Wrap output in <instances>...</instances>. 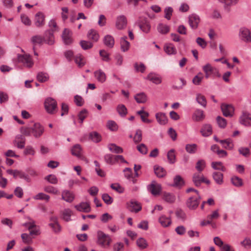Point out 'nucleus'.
<instances>
[{"instance_id": "nucleus-28", "label": "nucleus", "mask_w": 251, "mask_h": 251, "mask_svg": "<svg viewBox=\"0 0 251 251\" xmlns=\"http://www.w3.org/2000/svg\"><path fill=\"white\" fill-rule=\"evenodd\" d=\"M201 132L202 136L207 137L210 135L212 132V128L210 125L206 124L202 127Z\"/></svg>"}, {"instance_id": "nucleus-17", "label": "nucleus", "mask_w": 251, "mask_h": 251, "mask_svg": "<svg viewBox=\"0 0 251 251\" xmlns=\"http://www.w3.org/2000/svg\"><path fill=\"white\" fill-rule=\"evenodd\" d=\"M138 25L140 28L145 33H148L151 29L150 23L146 19L139 20L138 21Z\"/></svg>"}, {"instance_id": "nucleus-43", "label": "nucleus", "mask_w": 251, "mask_h": 251, "mask_svg": "<svg viewBox=\"0 0 251 251\" xmlns=\"http://www.w3.org/2000/svg\"><path fill=\"white\" fill-rule=\"evenodd\" d=\"M231 181L232 184L237 187H241L243 185V180L237 176H232L231 178Z\"/></svg>"}, {"instance_id": "nucleus-12", "label": "nucleus", "mask_w": 251, "mask_h": 251, "mask_svg": "<svg viewBox=\"0 0 251 251\" xmlns=\"http://www.w3.org/2000/svg\"><path fill=\"white\" fill-rule=\"evenodd\" d=\"M188 19L190 26L193 29H196L200 21L199 16L196 14H192L189 16Z\"/></svg>"}, {"instance_id": "nucleus-25", "label": "nucleus", "mask_w": 251, "mask_h": 251, "mask_svg": "<svg viewBox=\"0 0 251 251\" xmlns=\"http://www.w3.org/2000/svg\"><path fill=\"white\" fill-rule=\"evenodd\" d=\"M127 37L124 36L120 39L121 50L123 52L127 51L130 47V43L127 40Z\"/></svg>"}, {"instance_id": "nucleus-46", "label": "nucleus", "mask_w": 251, "mask_h": 251, "mask_svg": "<svg viewBox=\"0 0 251 251\" xmlns=\"http://www.w3.org/2000/svg\"><path fill=\"white\" fill-rule=\"evenodd\" d=\"M136 244L140 249H146L148 246V244L146 240L144 238L141 237L137 240Z\"/></svg>"}, {"instance_id": "nucleus-39", "label": "nucleus", "mask_w": 251, "mask_h": 251, "mask_svg": "<svg viewBox=\"0 0 251 251\" xmlns=\"http://www.w3.org/2000/svg\"><path fill=\"white\" fill-rule=\"evenodd\" d=\"M31 41L34 46L36 45H42L45 42V37L43 38L40 35H35L31 37Z\"/></svg>"}, {"instance_id": "nucleus-26", "label": "nucleus", "mask_w": 251, "mask_h": 251, "mask_svg": "<svg viewBox=\"0 0 251 251\" xmlns=\"http://www.w3.org/2000/svg\"><path fill=\"white\" fill-rule=\"evenodd\" d=\"M204 118L203 111L200 109L196 110L193 114L192 119L194 121L199 122L203 120Z\"/></svg>"}, {"instance_id": "nucleus-44", "label": "nucleus", "mask_w": 251, "mask_h": 251, "mask_svg": "<svg viewBox=\"0 0 251 251\" xmlns=\"http://www.w3.org/2000/svg\"><path fill=\"white\" fill-rule=\"evenodd\" d=\"M88 38L94 41H97L99 38V34L97 32L93 29L90 30L87 34Z\"/></svg>"}, {"instance_id": "nucleus-8", "label": "nucleus", "mask_w": 251, "mask_h": 251, "mask_svg": "<svg viewBox=\"0 0 251 251\" xmlns=\"http://www.w3.org/2000/svg\"><path fill=\"white\" fill-rule=\"evenodd\" d=\"M127 24V19L125 15H121L116 18L115 25L117 29L121 30L125 28Z\"/></svg>"}, {"instance_id": "nucleus-33", "label": "nucleus", "mask_w": 251, "mask_h": 251, "mask_svg": "<svg viewBox=\"0 0 251 251\" xmlns=\"http://www.w3.org/2000/svg\"><path fill=\"white\" fill-rule=\"evenodd\" d=\"M103 42L105 46L110 48H112L114 46L115 41L112 36L107 35L104 37Z\"/></svg>"}, {"instance_id": "nucleus-15", "label": "nucleus", "mask_w": 251, "mask_h": 251, "mask_svg": "<svg viewBox=\"0 0 251 251\" xmlns=\"http://www.w3.org/2000/svg\"><path fill=\"white\" fill-rule=\"evenodd\" d=\"M32 134L35 138L40 137L44 131V127L39 123H35L32 126Z\"/></svg>"}, {"instance_id": "nucleus-42", "label": "nucleus", "mask_w": 251, "mask_h": 251, "mask_svg": "<svg viewBox=\"0 0 251 251\" xmlns=\"http://www.w3.org/2000/svg\"><path fill=\"white\" fill-rule=\"evenodd\" d=\"M21 238L24 243L26 244H31L32 243L33 237L30 234L22 233Z\"/></svg>"}, {"instance_id": "nucleus-9", "label": "nucleus", "mask_w": 251, "mask_h": 251, "mask_svg": "<svg viewBox=\"0 0 251 251\" xmlns=\"http://www.w3.org/2000/svg\"><path fill=\"white\" fill-rule=\"evenodd\" d=\"M193 181L196 186H200L201 183L204 182L207 184H209L210 181L205 178L202 175L200 174H195L193 176Z\"/></svg>"}, {"instance_id": "nucleus-14", "label": "nucleus", "mask_w": 251, "mask_h": 251, "mask_svg": "<svg viewBox=\"0 0 251 251\" xmlns=\"http://www.w3.org/2000/svg\"><path fill=\"white\" fill-rule=\"evenodd\" d=\"M62 40L66 45H70L73 42L72 32L68 28H65L62 35Z\"/></svg>"}, {"instance_id": "nucleus-47", "label": "nucleus", "mask_w": 251, "mask_h": 251, "mask_svg": "<svg viewBox=\"0 0 251 251\" xmlns=\"http://www.w3.org/2000/svg\"><path fill=\"white\" fill-rule=\"evenodd\" d=\"M158 31L161 34H166L170 30V27L166 25L159 24L157 26Z\"/></svg>"}, {"instance_id": "nucleus-63", "label": "nucleus", "mask_w": 251, "mask_h": 251, "mask_svg": "<svg viewBox=\"0 0 251 251\" xmlns=\"http://www.w3.org/2000/svg\"><path fill=\"white\" fill-rule=\"evenodd\" d=\"M75 61L79 67H82L85 64V62L83 61V58L81 55H76L75 58Z\"/></svg>"}, {"instance_id": "nucleus-54", "label": "nucleus", "mask_w": 251, "mask_h": 251, "mask_svg": "<svg viewBox=\"0 0 251 251\" xmlns=\"http://www.w3.org/2000/svg\"><path fill=\"white\" fill-rule=\"evenodd\" d=\"M99 53L102 61L109 62L110 60V54L105 50H100Z\"/></svg>"}, {"instance_id": "nucleus-35", "label": "nucleus", "mask_w": 251, "mask_h": 251, "mask_svg": "<svg viewBox=\"0 0 251 251\" xmlns=\"http://www.w3.org/2000/svg\"><path fill=\"white\" fill-rule=\"evenodd\" d=\"M154 171L155 175L158 177H163L166 175V172L164 168L158 166L154 167Z\"/></svg>"}, {"instance_id": "nucleus-53", "label": "nucleus", "mask_w": 251, "mask_h": 251, "mask_svg": "<svg viewBox=\"0 0 251 251\" xmlns=\"http://www.w3.org/2000/svg\"><path fill=\"white\" fill-rule=\"evenodd\" d=\"M117 111L122 117H125L127 114V109L124 104H119L117 107Z\"/></svg>"}, {"instance_id": "nucleus-20", "label": "nucleus", "mask_w": 251, "mask_h": 251, "mask_svg": "<svg viewBox=\"0 0 251 251\" xmlns=\"http://www.w3.org/2000/svg\"><path fill=\"white\" fill-rule=\"evenodd\" d=\"M94 74L95 77L98 82L102 83L106 81V74L102 70L99 69L96 71Z\"/></svg>"}, {"instance_id": "nucleus-3", "label": "nucleus", "mask_w": 251, "mask_h": 251, "mask_svg": "<svg viewBox=\"0 0 251 251\" xmlns=\"http://www.w3.org/2000/svg\"><path fill=\"white\" fill-rule=\"evenodd\" d=\"M201 197L199 194L190 197L186 201V205L190 210H195L198 207Z\"/></svg>"}, {"instance_id": "nucleus-40", "label": "nucleus", "mask_w": 251, "mask_h": 251, "mask_svg": "<svg viewBox=\"0 0 251 251\" xmlns=\"http://www.w3.org/2000/svg\"><path fill=\"white\" fill-rule=\"evenodd\" d=\"M89 139L95 143H98L101 140L100 135L96 131L90 132L89 135Z\"/></svg>"}, {"instance_id": "nucleus-51", "label": "nucleus", "mask_w": 251, "mask_h": 251, "mask_svg": "<svg viewBox=\"0 0 251 251\" xmlns=\"http://www.w3.org/2000/svg\"><path fill=\"white\" fill-rule=\"evenodd\" d=\"M72 211L71 209H65L62 211V218L65 221L68 222L71 220V216Z\"/></svg>"}, {"instance_id": "nucleus-23", "label": "nucleus", "mask_w": 251, "mask_h": 251, "mask_svg": "<svg viewBox=\"0 0 251 251\" xmlns=\"http://www.w3.org/2000/svg\"><path fill=\"white\" fill-rule=\"evenodd\" d=\"M147 78L156 84H160L162 81L161 77L159 75L153 73L149 74Z\"/></svg>"}, {"instance_id": "nucleus-13", "label": "nucleus", "mask_w": 251, "mask_h": 251, "mask_svg": "<svg viewBox=\"0 0 251 251\" xmlns=\"http://www.w3.org/2000/svg\"><path fill=\"white\" fill-rule=\"evenodd\" d=\"M223 115L226 117H232L233 115L234 109L230 104H222L221 106Z\"/></svg>"}, {"instance_id": "nucleus-38", "label": "nucleus", "mask_w": 251, "mask_h": 251, "mask_svg": "<svg viewBox=\"0 0 251 251\" xmlns=\"http://www.w3.org/2000/svg\"><path fill=\"white\" fill-rule=\"evenodd\" d=\"M108 148L110 151L115 153H121L123 152V149L117 146L115 144H109L108 145Z\"/></svg>"}, {"instance_id": "nucleus-45", "label": "nucleus", "mask_w": 251, "mask_h": 251, "mask_svg": "<svg viewBox=\"0 0 251 251\" xmlns=\"http://www.w3.org/2000/svg\"><path fill=\"white\" fill-rule=\"evenodd\" d=\"M212 167L216 170H220L223 172L226 171V168L223 166L221 162H213L211 163Z\"/></svg>"}, {"instance_id": "nucleus-60", "label": "nucleus", "mask_w": 251, "mask_h": 251, "mask_svg": "<svg viewBox=\"0 0 251 251\" xmlns=\"http://www.w3.org/2000/svg\"><path fill=\"white\" fill-rule=\"evenodd\" d=\"M45 179L52 184H56L58 183V179L54 175H49L45 177Z\"/></svg>"}, {"instance_id": "nucleus-48", "label": "nucleus", "mask_w": 251, "mask_h": 251, "mask_svg": "<svg viewBox=\"0 0 251 251\" xmlns=\"http://www.w3.org/2000/svg\"><path fill=\"white\" fill-rule=\"evenodd\" d=\"M185 150L189 153H195L197 151V145L195 144H187L185 146Z\"/></svg>"}, {"instance_id": "nucleus-49", "label": "nucleus", "mask_w": 251, "mask_h": 251, "mask_svg": "<svg viewBox=\"0 0 251 251\" xmlns=\"http://www.w3.org/2000/svg\"><path fill=\"white\" fill-rule=\"evenodd\" d=\"M203 75L202 73L199 72L195 77L193 78L192 80V82L194 84L196 85H200L202 80L203 78Z\"/></svg>"}, {"instance_id": "nucleus-18", "label": "nucleus", "mask_w": 251, "mask_h": 251, "mask_svg": "<svg viewBox=\"0 0 251 251\" xmlns=\"http://www.w3.org/2000/svg\"><path fill=\"white\" fill-rule=\"evenodd\" d=\"M75 208L77 210L83 212L88 213L91 211V207L88 202H82L76 205Z\"/></svg>"}, {"instance_id": "nucleus-62", "label": "nucleus", "mask_w": 251, "mask_h": 251, "mask_svg": "<svg viewBox=\"0 0 251 251\" xmlns=\"http://www.w3.org/2000/svg\"><path fill=\"white\" fill-rule=\"evenodd\" d=\"M88 114V111L86 109H84L82 110L78 114L80 123L82 124L84 120L86 118Z\"/></svg>"}, {"instance_id": "nucleus-59", "label": "nucleus", "mask_w": 251, "mask_h": 251, "mask_svg": "<svg viewBox=\"0 0 251 251\" xmlns=\"http://www.w3.org/2000/svg\"><path fill=\"white\" fill-rule=\"evenodd\" d=\"M21 20L23 24L26 26H30L31 25V21L26 15L22 14L21 15Z\"/></svg>"}, {"instance_id": "nucleus-27", "label": "nucleus", "mask_w": 251, "mask_h": 251, "mask_svg": "<svg viewBox=\"0 0 251 251\" xmlns=\"http://www.w3.org/2000/svg\"><path fill=\"white\" fill-rule=\"evenodd\" d=\"M220 143L222 145L223 147L226 149L231 150L234 147V144L232 140L228 138L225 140H221Z\"/></svg>"}, {"instance_id": "nucleus-56", "label": "nucleus", "mask_w": 251, "mask_h": 251, "mask_svg": "<svg viewBox=\"0 0 251 251\" xmlns=\"http://www.w3.org/2000/svg\"><path fill=\"white\" fill-rule=\"evenodd\" d=\"M44 190L47 193L52 194H57L59 193L58 189L53 186L49 185L44 187Z\"/></svg>"}, {"instance_id": "nucleus-4", "label": "nucleus", "mask_w": 251, "mask_h": 251, "mask_svg": "<svg viewBox=\"0 0 251 251\" xmlns=\"http://www.w3.org/2000/svg\"><path fill=\"white\" fill-rule=\"evenodd\" d=\"M18 61L25 67L30 68L33 65V61L29 54H18Z\"/></svg>"}, {"instance_id": "nucleus-55", "label": "nucleus", "mask_w": 251, "mask_h": 251, "mask_svg": "<svg viewBox=\"0 0 251 251\" xmlns=\"http://www.w3.org/2000/svg\"><path fill=\"white\" fill-rule=\"evenodd\" d=\"M197 102L203 107H205L206 106V100L204 96L201 94H198L196 98Z\"/></svg>"}, {"instance_id": "nucleus-19", "label": "nucleus", "mask_w": 251, "mask_h": 251, "mask_svg": "<svg viewBox=\"0 0 251 251\" xmlns=\"http://www.w3.org/2000/svg\"><path fill=\"white\" fill-rule=\"evenodd\" d=\"M129 210L132 212L137 213L142 209V206L140 203L136 201H131L128 204Z\"/></svg>"}, {"instance_id": "nucleus-10", "label": "nucleus", "mask_w": 251, "mask_h": 251, "mask_svg": "<svg viewBox=\"0 0 251 251\" xmlns=\"http://www.w3.org/2000/svg\"><path fill=\"white\" fill-rule=\"evenodd\" d=\"M45 16L44 13L42 12H37L34 18V24L37 27H41L45 25Z\"/></svg>"}, {"instance_id": "nucleus-1", "label": "nucleus", "mask_w": 251, "mask_h": 251, "mask_svg": "<svg viewBox=\"0 0 251 251\" xmlns=\"http://www.w3.org/2000/svg\"><path fill=\"white\" fill-rule=\"evenodd\" d=\"M23 226L28 229L29 234L33 238L41 233L40 227L36 225L35 222L33 220H30L29 222L23 224Z\"/></svg>"}, {"instance_id": "nucleus-30", "label": "nucleus", "mask_w": 251, "mask_h": 251, "mask_svg": "<svg viewBox=\"0 0 251 251\" xmlns=\"http://www.w3.org/2000/svg\"><path fill=\"white\" fill-rule=\"evenodd\" d=\"M15 175V178L19 177L20 178L24 179L27 182H31V179L29 177V176L27 174H26L25 173L23 172V171L17 170V172H16V174Z\"/></svg>"}, {"instance_id": "nucleus-50", "label": "nucleus", "mask_w": 251, "mask_h": 251, "mask_svg": "<svg viewBox=\"0 0 251 251\" xmlns=\"http://www.w3.org/2000/svg\"><path fill=\"white\" fill-rule=\"evenodd\" d=\"M49 78V75L46 73L39 72L37 75L38 80L41 82L47 81Z\"/></svg>"}, {"instance_id": "nucleus-31", "label": "nucleus", "mask_w": 251, "mask_h": 251, "mask_svg": "<svg viewBox=\"0 0 251 251\" xmlns=\"http://www.w3.org/2000/svg\"><path fill=\"white\" fill-rule=\"evenodd\" d=\"M104 159L107 164L114 165L117 163L116 155L111 154H106L104 156Z\"/></svg>"}, {"instance_id": "nucleus-61", "label": "nucleus", "mask_w": 251, "mask_h": 251, "mask_svg": "<svg viewBox=\"0 0 251 251\" xmlns=\"http://www.w3.org/2000/svg\"><path fill=\"white\" fill-rule=\"evenodd\" d=\"M205 167V162L204 160L201 159L199 160L196 166V168L197 170L201 172L203 170Z\"/></svg>"}, {"instance_id": "nucleus-11", "label": "nucleus", "mask_w": 251, "mask_h": 251, "mask_svg": "<svg viewBox=\"0 0 251 251\" xmlns=\"http://www.w3.org/2000/svg\"><path fill=\"white\" fill-rule=\"evenodd\" d=\"M239 37L240 38L246 42H251V32L247 28H241L240 29L239 31Z\"/></svg>"}, {"instance_id": "nucleus-21", "label": "nucleus", "mask_w": 251, "mask_h": 251, "mask_svg": "<svg viewBox=\"0 0 251 251\" xmlns=\"http://www.w3.org/2000/svg\"><path fill=\"white\" fill-rule=\"evenodd\" d=\"M75 199L74 194L68 190H64L62 192V199L68 202H72Z\"/></svg>"}, {"instance_id": "nucleus-29", "label": "nucleus", "mask_w": 251, "mask_h": 251, "mask_svg": "<svg viewBox=\"0 0 251 251\" xmlns=\"http://www.w3.org/2000/svg\"><path fill=\"white\" fill-rule=\"evenodd\" d=\"M82 149L81 146L79 144L74 145L72 150L71 152L72 155L77 157H80L82 154Z\"/></svg>"}, {"instance_id": "nucleus-2", "label": "nucleus", "mask_w": 251, "mask_h": 251, "mask_svg": "<svg viewBox=\"0 0 251 251\" xmlns=\"http://www.w3.org/2000/svg\"><path fill=\"white\" fill-rule=\"evenodd\" d=\"M111 239L109 235L105 234L101 231L98 232V244L103 248L108 247L111 242Z\"/></svg>"}, {"instance_id": "nucleus-41", "label": "nucleus", "mask_w": 251, "mask_h": 251, "mask_svg": "<svg viewBox=\"0 0 251 251\" xmlns=\"http://www.w3.org/2000/svg\"><path fill=\"white\" fill-rule=\"evenodd\" d=\"M213 178L218 184H222L223 182V175L220 172H215L213 173Z\"/></svg>"}, {"instance_id": "nucleus-34", "label": "nucleus", "mask_w": 251, "mask_h": 251, "mask_svg": "<svg viewBox=\"0 0 251 251\" xmlns=\"http://www.w3.org/2000/svg\"><path fill=\"white\" fill-rule=\"evenodd\" d=\"M158 220L162 226L164 227H167L172 223V221L170 218L167 217L164 215L160 216Z\"/></svg>"}, {"instance_id": "nucleus-22", "label": "nucleus", "mask_w": 251, "mask_h": 251, "mask_svg": "<svg viewBox=\"0 0 251 251\" xmlns=\"http://www.w3.org/2000/svg\"><path fill=\"white\" fill-rule=\"evenodd\" d=\"M155 118L157 122L161 125H165L168 123V118L164 113L158 112L156 113Z\"/></svg>"}, {"instance_id": "nucleus-58", "label": "nucleus", "mask_w": 251, "mask_h": 251, "mask_svg": "<svg viewBox=\"0 0 251 251\" xmlns=\"http://www.w3.org/2000/svg\"><path fill=\"white\" fill-rule=\"evenodd\" d=\"M210 17L213 19H221L222 17L219 10L214 9L211 13Z\"/></svg>"}, {"instance_id": "nucleus-16", "label": "nucleus", "mask_w": 251, "mask_h": 251, "mask_svg": "<svg viewBox=\"0 0 251 251\" xmlns=\"http://www.w3.org/2000/svg\"><path fill=\"white\" fill-rule=\"evenodd\" d=\"M162 199L167 203H173L176 201V197L173 193L163 192L162 194Z\"/></svg>"}, {"instance_id": "nucleus-36", "label": "nucleus", "mask_w": 251, "mask_h": 251, "mask_svg": "<svg viewBox=\"0 0 251 251\" xmlns=\"http://www.w3.org/2000/svg\"><path fill=\"white\" fill-rule=\"evenodd\" d=\"M203 71L205 73V77L208 78L211 73H212L215 69L210 64H207L202 67Z\"/></svg>"}, {"instance_id": "nucleus-24", "label": "nucleus", "mask_w": 251, "mask_h": 251, "mask_svg": "<svg viewBox=\"0 0 251 251\" xmlns=\"http://www.w3.org/2000/svg\"><path fill=\"white\" fill-rule=\"evenodd\" d=\"M164 50L168 55L176 54L177 52L174 45L171 43L166 44L164 47Z\"/></svg>"}, {"instance_id": "nucleus-64", "label": "nucleus", "mask_w": 251, "mask_h": 251, "mask_svg": "<svg viewBox=\"0 0 251 251\" xmlns=\"http://www.w3.org/2000/svg\"><path fill=\"white\" fill-rule=\"evenodd\" d=\"M241 244L245 248L249 249L251 248V240L249 238H245L244 240L241 242Z\"/></svg>"}, {"instance_id": "nucleus-6", "label": "nucleus", "mask_w": 251, "mask_h": 251, "mask_svg": "<svg viewBox=\"0 0 251 251\" xmlns=\"http://www.w3.org/2000/svg\"><path fill=\"white\" fill-rule=\"evenodd\" d=\"M239 123L246 126H251V114L246 111L242 112L239 119Z\"/></svg>"}, {"instance_id": "nucleus-5", "label": "nucleus", "mask_w": 251, "mask_h": 251, "mask_svg": "<svg viewBox=\"0 0 251 251\" xmlns=\"http://www.w3.org/2000/svg\"><path fill=\"white\" fill-rule=\"evenodd\" d=\"M44 105L46 110L50 114L54 113L57 107L56 101L51 98H48L45 100Z\"/></svg>"}, {"instance_id": "nucleus-37", "label": "nucleus", "mask_w": 251, "mask_h": 251, "mask_svg": "<svg viewBox=\"0 0 251 251\" xmlns=\"http://www.w3.org/2000/svg\"><path fill=\"white\" fill-rule=\"evenodd\" d=\"M167 159L170 164H174L176 161V155L174 149L170 150L167 153Z\"/></svg>"}, {"instance_id": "nucleus-57", "label": "nucleus", "mask_w": 251, "mask_h": 251, "mask_svg": "<svg viewBox=\"0 0 251 251\" xmlns=\"http://www.w3.org/2000/svg\"><path fill=\"white\" fill-rule=\"evenodd\" d=\"M184 184V181L181 177L178 175L176 176L174 179V186L181 187Z\"/></svg>"}, {"instance_id": "nucleus-32", "label": "nucleus", "mask_w": 251, "mask_h": 251, "mask_svg": "<svg viewBox=\"0 0 251 251\" xmlns=\"http://www.w3.org/2000/svg\"><path fill=\"white\" fill-rule=\"evenodd\" d=\"M134 99L136 102L138 103H145L147 100V96L143 92L140 93L135 95L134 96Z\"/></svg>"}, {"instance_id": "nucleus-52", "label": "nucleus", "mask_w": 251, "mask_h": 251, "mask_svg": "<svg viewBox=\"0 0 251 251\" xmlns=\"http://www.w3.org/2000/svg\"><path fill=\"white\" fill-rule=\"evenodd\" d=\"M33 199L36 200H45L47 201H49L50 197L49 195L43 193H39L33 197Z\"/></svg>"}, {"instance_id": "nucleus-7", "label": "nucleus", "mask_w": 251, "mask_h": 251, "mask_svg": "<svg viewBox=\"0 0 251 251\" xmlns=\"http://www.w3.org/2000/svg\"><path fill=\"white\" fill-rule=\"evenodd\" d=\"M148 190L154 196L160 194L162 187L160 184L155 181H152L151 184L148 186Z\"/></svg>"}]
</instances>
